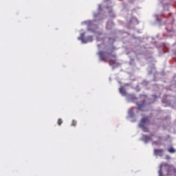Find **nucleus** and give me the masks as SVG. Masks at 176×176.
<instances>
[{"mask_svg": "<svg viewBox=\"0 0 176 176\" xmlns=\"http://www.w3.org/2000/svg\"><path fill=\"white\" fill-rule=\"evenodd\" d=\"M146 124H149V117L148 116L143 117L139 123V127L143 129V131L145 133H148V131H149V129L147 127H145Z\"/></svg>", "mask_w": 176, "mask_h": 176, "instance_id": "nucleus-3", "label": "nucleus"}, {"mask_svg": "<svg viewBox=\"0 0 176 176\" xmlns=\"http://www.w3.org/2000/svg\"><path fill=\"white\" fill-rule=\"evenodd\" d=\"M138 109H142L145 107V101H143L141 104H138Z\"/></svg>", "mask_w": 176, "mask_h": 176, "instance_id": "nucleus-8", "label": "nucleus"}, {"mask_svg": "<svg viewBox=\"0 0 176 176\" xmlns=\"http://www.w3.org/2000/svg\"><path fill=\"white\" fill-rule=\"evenodd\" d=\"M129 116H131V118H133L134 116V108L129 110Z\"/></svg>", "mask_w": 176, "mask_h": 176, "instance_id": "nucleus-6", "label": "nucleus"}, {"mask_svg": "<svg viewBox=\"0 0 176 176\" xmlns=\"http://www.w3.org/2000/svg\"><path fill=\"white\" fill-rule=\"evenodd\" d=\"M142 140H143V141H144V142H148V141H151V136L144 135L142 136Z\"/></svg>", "mask_w": 176, "mask_h": 176, "instance_id": "nucleus-5", "label": "nucleus"}, {"mask_svg": "<svg viewBox=\"0 0 176 176\" xmlns=\"http://www.w3.org/2000/svg\"><path fill=\"white\" fill-rule=\"evenodd\" d=\"M168 152H169V153H175L176 150L173 147H169L168 148Z\"/></svg>", "mask_w": 176, "mask_h": 176, "instance_id": "nucleus-7", "label": "nucleus"}, {"mask_svg": "<svg viewBox=\"0 0 176 176\" xmlns=\"http://www.w3.org/2000/svg\"><path fill=\"white\" fill-rule=\"evenodd\" d=\"M57 124H58V126H61V124H63V119L59 118L58 120Z\"/></svg>", "mask_w": 176, "mask_h": 176, "instance_id": "nucleus-11", "label": "nucleus"}, {"mask_svg": "<svg viewBox=\"0 0 176 176\" xmlns=\"http://www.w3.org/2000/svg\"><path fill=\"white\" fill-rule=\"evenodd\" d=\"M113 50H111L110 52H105L102 51H99L98 52V55L99 56L100 61H105V58H107V63L110 65H114V64H116V55L115 54H112Z\"/></svg>", "mask_w": 176, "mask_h": 176, "instance_id": "nucleus-1", "label": "nucleus"}, {"mask_svg": "<svg viewBox=\"0 0 176 176\" xmlns=\"http://www.w3.org/2000/svg\"><path fill=\"white\" fill-rule=\"evenodd\" d=\"M154 155L155 156H163V149L162 148H155Z\"/></svg>", "mask_w": 176, "mask_h": 176, "instance_id": "nucleus-4", "label": "nucleus"}, {"mask_svg": "<svg viewBox=\"0 0 176 176\" xmlns=\"http://www.w3.org/2000/svg\"><path fill=\"white\" fill-rule=\"evenodd\" d=\"M163 168L166 171V175L168 176L176 175V168L174 165L162 162L160 165V170L158 171L159 176H163Z\"/></svg>", "mask_w": 176, "mask_h": 176, "instance_id": "nucleus-2", "label": "nucleus"}, {"mask_svg": "<svg viewBox=\"0 0 176 176\" xmlns=\"http://www.w3.org/2000/svg\"><path fill=\"white\" fill-rule=\"evenodd\" d=\"M120 93L122 94V96H126V90L123 89V87L120 88Z\"/></svg>", "mask_w": 176, "mask_h": 176, "instance_id": "nucleus-9", "label": "nucleus"}, {"mask_svg": "<svg viewBox=\"0 0 176 176\" xmlns=\"http://www.w3.org/2000/svg\"><path fill=\"white\" fill-rule=\"evenodd\" d=\"M72 126H76V121L75 120H72Z\"/></svg>", "mask_w": 176, "mask_h": 176, "instance_id": "nucleus-13", "label": "nucleus"}, {"mask_svg": "<svg viewBox=\"0 0 176 176\" xmlns=\"http://www.w3.org/2000/svg\"><path fill=\"white\" fill-rule=\"evenodd\" d=\"M88 39H89V40H87V41H85V43H87V42H89V41L90 42H91V41H93V37H92L91 36H89L88 37Z\"/></svg>", "mask_w": 176, "mask_h": 176, "instance_id": "nucleus-12", "label": "nucleus"}, {"mask_svg": "<svg viewBox=\"0 0 176 176\" xmlns=\"http://www.w3.org/2000/svg\"><path fill=\"white\" fill-rule=\"evenodd\" d=\"M79 39H80V41H82V42H85V33L80 34Z\"/></svg>", "mask_w": 176, "mask_h": 176, "instance_id": "nucleus-10", "label": "nucleus"}, {"mask_svg": "<svg viewBox=\"0 0 176 176\" xmlns=\"http://www.w3.org/2000/svg\"><path fill=\"white\" fill-rule=\"evenodd\" d=\"M165 159H166V160H170V155H166Z\"/></svg>", "mask_w": 176, "mask_h": 176, "instance_id": "nucleus-14", "label": "nucleus"}, {"mask_svg": "<svg viewBox=\"0 0 176 176\" xmlns=\"http://www.w3.org/2000/svg\"><path fill=\"white\" fill-rule=\"evenodd\" d=\"M157 140H162V137H160V136H157Z\"/></svg>", "mask_w": 176, "mask_h": 176, "instance_id": "nucleus-15", "label": "nucleus"}, {"mask_svg": "<svg viewBox=\"0 0 176 176\" xmlns=\"http://www.w3.org/2000/svg\"><path fill=\"white\" fill-rule=\"evenodd\" d=\"M153 144H155L156 145V144H157V142L155 141V142H153Z\"/></svg>", "mask_w": 176, "mask_h": 176, "instance_id": "nucleus-16", "label": "nucleus"}]
</instances>
